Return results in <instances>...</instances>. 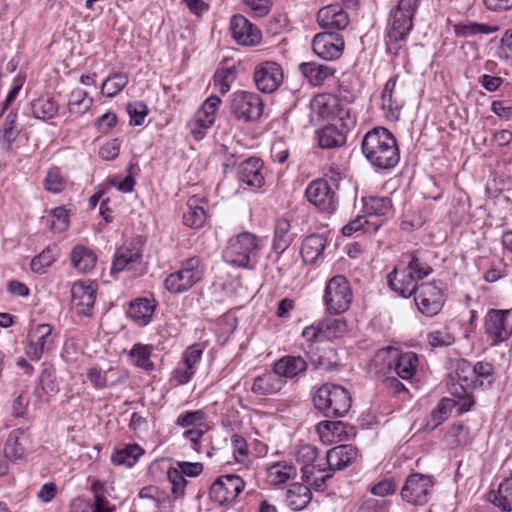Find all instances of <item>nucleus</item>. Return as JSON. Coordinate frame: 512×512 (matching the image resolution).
Masks as SVG:
<instances>
[{
  "label": "nucleus",
  "mask_w": 512,
  "mask_h": 512,
  "mask_svg": "<svg viewBox=\"0 0 512 512\" xmlns=\"http://www.w3.org/2000/svg\"><path fill=\"white\" fill-rule=\"evenodd\" d=\"M253 80L262 93H273L283 82L282 68L273 61L260 63L254 69Z\"/></svg>",
  "instance_id": "4468645a"
},
{
  "label": "nucleus",
  "mask_w": 512,
  "mask_h": 512,
  "mask_svg": "<svg viewBox=\"0 0 512 512\" xmlns=\"http://www.w3.org/2000/svg\"><path fill=\"white\" fill-rule=\"evenodd\" d=\"M236 77V68L232 67H223L216 70L214 74V86L218 89L221 94H226L230 88L231 84L234 82Z\"/></svg>",
  "instance_id": "5fc2aeb1"
},
{
  "label": "nucleus",
  "mask_w": 512,
  "mask_h": 512,
  "mask_svg": "<svg viewBox=\"0 0 512 512\" xmlns=\"http://www.w3.org/2000/svg\"><path fill=\"white\" fill-rule=\"evenodd\" d=\"M290 222L286 218H279L276 221L274 229V250L284 252L292 242L290 234Z\"/></svg>",
  "instance_id": "c03bdc74"
},
{
  "label": "nucleus",
  "mask_w": 512,
  "mask_h": 512,
  "mask_svg": "<svg viewBox=\"0 0 512 512\" xmlns=\"http://www.w3.org/2000/svg\"><path fill=\"white\" fill-rule=\"evenodd\" d=\"M148 107L142 101H135L127 105V112L130 116V123L140 126L148 115Z\"/></svg>",
  "instance_id": "774afa93"
},
{
  "label": "nucleus",
  "mask_w": 512,
  "mask_h": 512,
  "mask_svg": "<svg viewBox=\"0 0 512 512\" xmlns=\"http://www.w3.org/2000/svg\"><path fill=\"white\" fill-rule=\"evenodd\" d=\"M419 0H399L390 13L387 37L391 42L404 40L413 28V18Z\"/></svg>",
  "instance_id": "423d86ee"
},
{
  "label": "nucleus",
  "mask_w": 512,
  "mask_h": 512,
  "mask_svg": "<svg viewBox=\"0 0 512 512\" xmlns=\"http://www.w3.org/2000/svg\"><path fill=\"white\" fill-rule=\"evenodd\" d=\"M332 183L327 178H318L310 182L305 190V196L309 203L317 207L321 212L331 214L335 212L338 204L336 190L338 188L337 179L330 177Z\"/></svg>",
  "instance_id": "6e6552de"
},
{
  "label": "nucleus",
  "mask_w": 512,
  "mask_h": 512,
  "mask_svg": "<svg viewBox=\"0 0 512 512\" xmlns=\"http://www.w3.org/2000/svg\"><path fill=\"white\" fill-rule=\"evenodd\" d=\"M392 200L388 197L363 198V212L370 220L373 217L388 218L392 215Z\"/></svg>",
  "instance_id": "2f4dec72"
},
{
  "label": "nucleus",
  "mask_w": 512,
  "mask_h": 512,
  "mask_svg": "<svg viewBox=\"0 0 512 512\" xmlns=\"http://www.w3.org/2000/svg\"><path fill=\"white\" fill-rule=\"evenodd\" d=\"M509 314V310L491 309L485 316V333L492 340L493 344L501 343L510 337L512 327L507 322Z\"/></svg>",
  "instance_id": "f3484780"
},
{
  "label": "nucleus",
  "mask_w": 512,
  "mask_h": 512,
  "mask_svg": "<svg viewBox=\"0 0 512 512\" xmlns=\"http://www.w3.org/2000/svg\"><path fill=\"white\" fill-rule=\"evenodd\" d=\"M447 440L453 446H466L472 441L469 428L463 424H453L447 432Z\"/></svg>",
  "instance_id": "6e6d98bb"
},
{
  "label": "nucleus",
  "mask_w": 512,
  "mask_h": 512,
  "mask_svg": "<svg viewBox=\"0 0 512 512\" xmlns=\"http://www.w3.org/2000/svg\"><path fill=\"white\" fill-rule=\"evenodd\" d=\"M297 475V470L292 464L277 462L267 469V481L274 486L281 485Z\"/></svg>",
  "instance_id": "ea45409f"
},
{
  "label": "nucleus",
  "mask_w": 512,
  "mask_h": 512,
  "mask_svg": "<svg viewBox=\"0 0 512 512\" xmlns=\"http://www.w3.org/2000/svg\"><path fill=\"white\" fill-rule=\"evenodd\" d=\"M333 119H338L346 129L353 127L356 123V116L350 105L347 102H342L339 98L338 106L334 110Z\"/></svg>",
  "instance_id": "e2e57ef3"
},
{
  "label": "nucleus",
  "mask_w": 512,
  "mask_h": 512,
  "mask_svg": "<svg viewBox=\"0 0 512 512\" xmlns=\"http://www.w3.org/2000/svg\"><path fill=\"white\" fill-rule=\"evenodd\" d=\"M351 403L349 391L333 383L322 384L313 395L314 407L329 418L345 416L351 408Z\"/></svg>",
  "instance_id": "f03ea898"
},
{
  "label": "nucleus",
  "mask_w": 512,
  "mask_h": 512,
  "mask_svg": "<svg viewBox=\"0 0 512 512\" xmlns=\"http://www.w3.org/2000/svg\"><path fill=\"white\" fill-rule=\"evenodd\" d=\"M302 75L313 86L322 85L325 80L335 73V69L329 65L318 64L316 62H306L299 65Z\"/></svg>",
  "instance_id": "7c9ffc66"
},
{
  "label": "nucleus",
  "mask_w": 512,
  "mask_h": 512,
  "mask_svg": "<svg viewBox=\"0 0 512 512\" xmlns=\"http://www.w3.org/2000/svg\"><path fill=\"white\" fill-rule=\"evenodd\" d=\"M361 148L368 162L379 170L394 168L400 159L396 138L384 127L368 131L362 139Z\"/></svg>",
  "instance_id": "f257e3e1"
},
{
  "label": "nucleus",
  "mask_w": 512,
  "mask_h": 512,
  "mask_svg": "<svg viewBox=\"0 0 512 512\" xmlns=\"http://www.w3.org/2000/svg\"><path fill=\"white\" fill-rule=\"evenodd\" d=\"M156 305L154 300L147 298H137L130 303L128 316L139 326H146L150 323Z\"/></svg>",
  "instance_id": "c85d7f7f"
},
{
  "label": "nucleus",
  "mask_w": 512,
  "mask_h": 512,
  "mask_svg": "<svg viewBox=\"0 0 512 512\" xmlns=\"http://www.w3.org/2000/svg\"><path fill=\"white\" fill-rule=\"evenodd\" d=\"M418 310L427 317L437 315L445 303V294L441 282H424L418 286L414 295Z\"/></svg>",
  "instance_id": "9b49d317"
},
{
  "label": "nucleus",
  "mask_w": 512,
  "mask_h": 512,
  "mask_svg": "<svg viewBox=\"0 0 512 512\" xmlns=\"http://www.w3.org/2000/svg\"><path fill=\"white\" fill-rule=\"evenodd\" d=\"M95 303V289L84 282L74 283L71 288V308L77 315H90Z\"/></svg>",
  "instance_id": "aec40b11"
},
{
  "label": "nucleus",
  "mask_w": 512,
  "mask_h": 512,
  "mask_svg": "<svg viewBox=\"0 0 512 512\" xmlns=\"http://www.w3.org/2000/svg\"><path fill=\"white\" fill-rule=\"evenodd\" d=\"M57 256L55 246L46 247L39 255L31 260V270L38 274L44 273L46 268L50 267L56 261Z\"/></svg>",
  "instance_id": "603ef678"
},
{
  "label": "nucleus",
  "mask_w": 512,
  "mask_h": 512,
  "mask_svg": "<svg viewBox=\"0 0 512 512\" xmlns=\"http://www.w3.org/2000/svg\"><path fill=\"white\" fill-rule=\"evenodd\" d=\"M144 453L143 449L137 444H129L125 448L117 450L111 456V461L115 465L134 466Z\"/></svg>",
  "instance_id": "79ce46f5"
},
{
  "label": "nucleus",
  "mask_w": 512,
  "mask_h": 512,
  "mask_svg": "<svg viewBox=\"0 0 512 512\" xmlns=\"http://www.w3.org/2000/svg\"><path fill=\"white\" fill-rule=\"evenodd\" d=\"M296 460L298 463L303 464L301 468L303 481H310L311 476L314 475L316 469L318 472H322V465L324 463L321 462H325L324 459L318 458L317 448L309 444L299 447L296 452Z\"/></svg>",
  "instance_id": "4be33fe9"
},
{
  "label": "nucleus",
  "mask_w": 512,
  "mask_h": 512,
  "mask_svg": "<svg viewBox=\"0 0 512 512\" xmlns=\"http://www.w3.org/2000/svg\"><path fill=\"white\" fill-rule=\"evenodd\" d=\"M380 363L387 368V374H393L403 380L411 379L418 365V356L414 352L399 354L396 350L388 348L379 351L374 359V364Z\"/></svg>",
  "instance_id": "39448f33"
},
{
  "label": "nucleus",
  "mask_w": 512,
  "mask_h": 512,
  "mask_svg": "<svg viewBox=\"0 0 512 512\" xmlns=\"http://www.w3.org/2000/svg\"><path fill=\"white\" fill-rule=\"evenodd\" d=\"M237 174L239 181L250 187L261 188L265 183L263 163L256 157L244 160L240 164Z\"/></svg>",
  "instance_id": "5701e85b"
},
{
  "label": "nucleus",
  "mask_w": 512,
  "mask_h": 512,
  "mask_svg": "<svg viewBox=\"0 0 512 512\" xmlns=\"http://www.w3.org/2000/svg\"><path fill=\"white\" fill-rule=\"evenodd\" d=\"M52 330L49 324H38L29 330L25 353L32 361L40 360L45 352L52 349Z\"/></svg>",
  "instance_id": "ddd939ff"
},
{
  "label": "nucleus",
  "mask_w": 512,
  "mask_h": 512,
  "mask_svg": "<svg viewBox=\"0 0 512 512\" xmlns=\"http://www.w3.org/2000/svg\"><path fill=\"white\" fill-rule=\"evenodd\" d=\"M489 500L503 512L512 511V471L497 490L489 493Z\"/></svg>",
  "instance_id": "f704fd0d"
},
{
  "label": "nucleus",
  "mask_w": 512,
  "mask_h": 512,
  "mask_svg": "<svg viewBox=\"0 0 512 512\" xmlns=\"http://www.w3.org/2000/svg\"><path fill=\"white\" fill-rule=\"evenodd\" d=\"M32 114L35 118L49 120L58 114L59 106L50 97H40L31 102Z\"/></svg>",
  "instance_id": "a19ab883"
},
{
  "label": "nucleus",
  "mask_w": 512,
  "mask_h": 512,
  "mask_svg": "<svg viewBox=\"0 0 512 512\" xmlns=\"http://www.w3.org/2000/svg\"><path fill=\"white\" fill-rule=\"evenodd\" d=\"M233 39L243 46H255L261 42V31L243 15H234L230 21Z\"/></svg>",
  "instance_id": "6ab92c4d"
},
{
  "label": "nucleus",
  "mask_w": 512,
  "mask_h": 512,
  "mask_svg": "<svg viewBox=\"0 0 512 512\" xmlns=\"http://www.w3.org/2000/svg\"><path fill=\"white\" fill-rule=\"evenodd\" d=\"M311 498V490L306 483H293L286 492L287 504L295 511L304 509L310 503Z\"/></svg>",
  "instance_id": "72a5a7b5"
},
{
  "label": "nucleus",
  "mask_w": 512,
  "mask_h": 512,
  "mask_svg": "<svg viewBox=\"0 0 512 512\" xmlns=\"http://www.w3.org/2000/svg\"><path fill=\"white\" fill-rule=\"evenodd\" d=\"M274 371L283 378H295L307 370L308 363L301 356L287 355L278 359L274 364Z\"/></svg>",
  "instance_id": "a878e982"
},
{
  "label": "nucleus",
  "mask_w": 512,
  "mask_h": 512,
  "mask_svg": "<svg viewBox=\"0 0 512 512\" xmlns=\"http://www.w3.org/2000/svg\"><path fill=\"white\" fill-rule=\"evenodd\" d=\"M318 144L323 149H334L346 143L347 136L343 129L335 125H326L317 131Z\"/></svg>",
  "instance_id": "473e14b6"
},
{
  "label": "nucleus",
  "mask_w": 512,
  "mask_h": 512,
  "mask_svg": "<svg viewBox=\"0 0 512 512\" xmlns=\"http://www.w3.org/2000/svg\"><path fill=\"white\" fill-rule=\"evenodd\" d=\"M312 49L317 56L324 60H335L343 53L344 40L337 33H318L312 40Z\"/></svg>",
  "instance_id": "dca6fc26"
},
{
  "label": "nucleus",
  "mask_w": 512,
  "mask_h": 512,
  "mask_svg": "<svg viewBox=\"0 0 512 512\" xmlns=\"http://www.w3.org/2000/svg\"><path fill=\"white\" fill-rule=\"evenodd\" d=\"M244 480L234 474H226L218 477L211 485L209 490L210 499L221 505L233 504L239 494L244 490Z\"/></svg>",
  "instance_id": "f8f14e48"
},
{
  "label": "nucleus",
  "mask_w": 512,
  "mask_h": 512,
  "mask_svg": "<svg viewBox=\"0 0 512 512\" xmlns=\"http://www.w3.org/2000/svg\"><path fill=\"white\" fill-rule=\"evenodd\" d=\"M167 477L171 483V494L174 500L182 499L185 496L188 481L174 468H169Z\"/></svg>",
  "instance_id": "680f3d73"
},
{
  "label": "nucleus",
  "mask_w": 512,
  "mask_h": 512,
  "mask_svg": "<svg viewBox=\"0 0 512 512\" xmlns=\"http://www.w3.org/2000/svg\"><path fill=\"white\" fill-rule=\"evenodd\" d=\"M17 113L14 111H10L3 123L2 128V147L6 150H9L12 143L17 139L19 135V130L16 126Z\"/></svg>",
  "instance_id": "864d4df0"
},
{
  "label": "nucleus",
  "mask_w": 512,
  "mask_h": 512,
  "mask_svg": "<svg viewBox=\"0 0 512 512\" xmlns=\"http://www.w3.org/2000/svg\"><path fill=\"white\" fill-rule=\"evenodd\" d=\"M454 406V401L451 399H442L439 401L437 406L431 412V421L433 422V428L443 423Z\"/></svg>",
  "instance_id": "338daca9"
},
{
  "label": "nucleus",
  "mask_w": 512,
  "mask_h": 512,
  "mask_svg": "<svg viewBox=\"0 0 512 512\" xmlns=\"http://www.w3.org/2000/svg\"><path fill=\"white\" fill-rule=\"evenodd\" d=\"M97 261L94 252L82 245H77L71 252V264L81 273L90 272Z\"/></svg>",
  "instance_id": "4c0bfd02"
},
{
  "label": "nucleus",
  "mask_w": 512,
  "mask_h": 512,
  "mask_svg": "<svg viewBox=\"0 0 512 512\" xmlns=\"http://www.w3.org/2000/svg\"><path fill=\"white\" fill-rule=\"evenodd\" d=\"M434 484V477L431 475L411 473L401 489V497L411 505L423 506L430 500Z\"/></svg>",
  "instance_id": "9d476101"
},
{
  "label": "nucleus",
  "mask_w": 512,
  "mask_h": 512,
  "mask_svg": "<svg viewBox=\"0 0 512 512\" xmlns=\"http://www.w3.org/2000/svg\"><path fill=\"white\" fill-rule=\"evenodd\" d=\"M263 109L262 98L254 92L238 90L231 94L230 113L239 121H257L262 116Z\"/></svg>",
  "instance_id": "1a4fd4ad"
},
{
  "label": "nucleus",
  "mask_w": 512,
  "mask_h": 512,
  "mask_svg": "<svg viewBox=\"0 0 512 512\" xmlns=\"http://www.w3.org/2000/svg\"><path fill=\"white\" fill-rule=\"evenodd\" d=\"M338 106V98L319 95L315 97L310 104L311 121L319 122L321 120L333 119L334 110Z\"/></svg>",
  "instance_id": "c756f323"
},
{
  "label": "nucleus",
  "mask_w": 512,
  "mask_h": 512,
  "mask_svg": "<svg viewBox=\"0 0 512 512\" xmlns=\"http://www.w3.org/2000/svg\"><path fill=\"white\" fill-rule=\"evenodd\" d=\"M382 223L383 220L372 222L365 214L358 215L355 219L343 226L342 234L344 236H351L358 231H363L364 233L376 232Z\"/></svg>",
  "instance_id": "37998d69"
},
{
  "label": "nucleus",
  "mask_w": 512,
  "mask_h": 512,
  "mask_svg": "<svg viewBox=\"0 0 512 512\" xmlns=\"http://www.w3.org/2000/svg\"><path fill=\"white\" fill-rule=\"evenodd\" d=\"M202 200L193 196L187 201V210L183 213V223L192 229L201 228L206 220V212Z\"/></svg>",
  "instance_id": "c9c22d12"
},
{
  "label": "nucleus",
  "mask_w": 512,
  "mask_h": 512,
  "mask_svg": "<svg viewBox=\"0 0 512 512\" xmlns=\"http://www.w3.org/2000/svg\"><path fill=\"white\" fill-rule=\"evenodd\" d=\"M473 367V375L477 379L478 386H490L494 382V367L489 362L479 361Z\"/></svg>",
  "instance_id": "0e129e2a"
},
{
  "label": "nucleus",
  "mask_w": 512,
  "mask_h": 512,
  "mask_svg": "<svg viewBox=\"0 0 512 512\" xmlns=\"http://www.w3.org/2000/svg\"><path fill=\"white\" fill-rule=\"evenodd\" d=\"M406 269H409L412 274H414L417 279H423L430 275L433 271L430 265L423 261L420 252H413L410 254L409 262L404 265Z\"/></svg>",
  "instance_id": "4d7b16f0"
},
{
  "label": "nucleus",
  "mask_w": 512,
  "mask_h": 512,
  "mask_svg": "<svg viewBox=\"0 0 512 512\" xmlns=\"http://www.w3.org/2000/svg\"><path fill=\"white\" fill-rule=\"evenodd\" d=\"M310 363L315 369H323L325 371H334L339 367L337 360H334L336 352L333 348L329 347L324 349L322 355H316L311 350L306 351Z\"/></svg>",
  "instance_id": "49530a36"
},
{
  "label": "nucleus",
  "mask_w": 512,
  "mask_h": 512,
  "mask_svg": "<svg viewBox=\"0 0 512 512\" xmlns=\"http://www.w3.org/2000/svg\"><path fill=\"white\" fill-rule=\"evenodd\" d=\"M44 187L47 191L58 194L66 187V179L61 175L58 167L49 169L44 180Z\"/></svg>",
  "instance_id": "052dcab7"
},
{
  "label": "nucleus",
  "mask_w": 512,
  "mask_h": 512,
  "mask_svg": "<svg viewBox=\"0 0 512 512\" xmlns=\"http://www.w3.org/2000/svg\"><path fill=\"white\" fill-rule=\"evenodd\" d=\"M206 413L203 410H193L181 413L176 419V425L182 428L205 426Z\"/></svg>",
  "instance_id": "13d9d810"
},
{
  "label": "nucleus",
  "mask_w": 512,
  "mask_h": 512,
  "mask_svg": "<svg viewBox=\"0 0 512 512\" xmlns=\"http://www.w3.org/2000/svg\"><path fill=\"white\" fill-rule=\"evenodd\" d=\"M203 276V260L199 256H193L182 261L180 269L166 277L164 286L170 293L181 294L199 283Z\"/></svg>",
  "instance_id": "7ed1b4c3"
},
{
  "label": "nucleus",
  "mask_w": 512,
  "mask_h": 512,
  "mask_svg": "<svg viewBox=\"0 0 512 512\" xmlns=\"http://www.w3.org/2000/svg\"><path fill=\"white\" fill-rule=\"evenodd\" d=\"M40 385L44 393L46 394H56L59 391V386L57 383L55 370L50 365H44V368L40 375Z\"/></svg>",
  "instance_id": "69168bd1"
},
{
  "label": "nucleus",
  "mask_w": 512,
  "mask_h": 512,
  "mask_svg": "<svg viewBox=\"0 0 512 512\" xmlns=\"http://www.w3.org/2000/svg\"><path fill=\"white\" fill-rule=\"evenodd\" d=\"M23 434L24 430L22 429H15L10 432L4 448L5 457L13 461L20 460L24 457L25 449L19 442Z\"/></svg>",
  "instance_id": "8fccbe9b"
},
{
  "label": "nucleus",
  "mask_w": 512,
  "mask_h": 512,
  "mask_svg": "<svg viewBox=\"0 0 512 512\" xmlns=\"http://www.w3.org/2000/svg\"><path fill=\"white\" fill-rule=\"evenodd\" d=\"M499 30L498 26H491L477 22L460 23L455 26L458 36L471 37L477 34H492Z\"/></svg>",
  "instance_id": "3c124183"
},
{
  "label": "nucleus",
  "mask_w": 512,
  "mask_h": 512,
  "mask_svg": "<svg viewBox=\"0 0 512 512\" xmlns=\"http://www.w3.org/2000/svg\"><path fill=\"white\" fill-rule=\"evenodd\" d=\"M417 277L399 263L388 275L387 282L389 287L403 298H409L418 290Z\"/></svg>",
  "instance_id": "a211bd4d"
},
{
  "label": "nucleus",
  "mask_w": 512,
  "mask_h": 512,
  "mask_svg": "<svg viewBox=\"0 0 512 512\" xmlns=\"http://www.w3.org/2000/svg\"><path fill=\"white\" fill-rule=\"evenodd\" d=\"M358 456V449L351 444H343L330 449L324 460L329 471L343 470Z\"/></svg>",
  "instance_id": "412c9836"
},
{
  "label": "nucleus",
  "mask_w": 512,
  "mask_h": 512,
  "mask_svg": "<svg viewBox=\"0 0 512 512\" xmlns=\"http://www.w3.org/2000/svg\"><path fill=\"white\" fill-rule=\"evenodd\" d=\"M396 82L397 77H391L388 79L381 93V107L386 119L390 121H398L402 109V103L393 98Z\"/></svg>",
  "instance_id": "cd10ccee"
},
{
  "label": "nucleus",
  "mask_w": 512,
  "mask_h": 512,
  "mask_svg": "<svg viewBox=\"0 0 512 512\" xmlns=\"http://www.w3.org/2000/svg\"><path fill=\"white\" fill-rule=\"evenodd\" d=\"M284 384L285 381L273 369L257 376L253 381L251 391L261 396L272 395L278 393Z\"/></svg>",
  "instance_id": "bb28decb"
},
{
  "label": "nucleus",
  "mask_w": 512,
  "mask_h": 512,
  "mask_svg": "<svg viewBox=\"0 0 512 512\" xmlns=\"http://www.w3.org/2000/svg\"><path fill=\"white\" fill-rule=\"evenodd\" d=\"M317 21L322 28L331 30H343L349 24L348 14L338 4L321 8Z\"/></svg>",
  "instance_id": "b1692460"
},
{
  "label": "nucleus",
  "mask_w": 512,
  "mask_h": 512,
  "mask_svg": "<svg viewBox=\"0 0 512 512\" xmlns=\"http://www.w3.org/2000/svg\"><path fill=\"white\" fill-rule=\"evenodd\" d=\"M319 324L324 340L341 337L347 330V323L344 318H325L319 321Z\"/></svg>",
  "instance_id": "de8ad7c7"
},
{
  "label": "nucleus",
  "mask_w": 512,
  "mask_h": 512,
  "mask_svg": "<svg viewBox=\"0 0 512 512\" xmlns=\"http://www.w3.org/2000/svg\"><path fill=\"white\" fill-rule=\"evenodd\" d=\"M151 354L152 346L137 343L130 350L129 357L135 366L142 368L145 371H152L155 366L150 360Z\"/></svg>",
  "instance_id": "a18cd8bd"
},
{
  "label": "nucleus",
  "mask_w": 512,
  "mask_h": 512,
  "mask_svg": "<svg viewBox=\"0 0 512 512\" xmlns=\"http://www.w3.org/2000/svg\"><path fill=\"white\" fill-rule=\"evenodd\" d=\"M142 259V252L136 246H123L116 250L112 261L111 272L132 270L138 266Z\"/></svg>",
  "instance_id": "393cba45"
},
{
  "label": "nucleus",
  "mask_w": 512,
  "mask_h": 512,
  "mask_svg": "<svg viewBox=\"0 0 512 512\" xmlns=\"http://www.w3.org/2000/svg\"><path fill=\"white\" fill-rule=\"evenodd\" d=\"M221 104V99L212 95L207 98L201 108L195 114L189 126L191 133L196 140H201L205 136V131L210 128L216 119V112Z\"/></svg>",
  "instance_id": "2eb2a0df"
},
{
  "label": "nucleus",
  "mask_w": 512,
  "mask_h": 512,
  "mask_svg": "<svg viewBox=\"0 0 512 512\" xmlns=\"http://www.w3.org/2000/svg\"><path fill=\"white\" fill-rule=\"evenodd\" d=\"M93 104V99L88 97V93L80 88H76L71 91L67 108L70 115L77 117L82 116L88 112Z\"/></svg>",
  "instance_id": "58836bf2"
},
{
  "label": "nucleus",
  "mask_w": 512,
  "mask_h": 512,
  "mask_svg": "<svg viewBox=\"0 0 512 512\" xmlns=\"http://www.w3.org/2000/svg\"><path fill=\"white\" fill-rule=\"evenodd\" d=\"M258 248V238L250 232H243L229 239L223 251V258L229 265L249 268L251 257L256 254Z\"/></svg>",
  "instance_id": "20e7f679"
},
{
  "label": "nucleus",
  "mask_w": 512,
  "mask_h": 512,
  "mask_svg": "<svg viewBox=\"0 0 512 512\" xmlns=\"http://www.w3.org/2000/svg\"><path fill=\"white\" fill-rule=\"evenodd\" d=\"M46 225L55 232H62L68 228V212L64 207H56L50 211Z\"/></svg>",
  "instance_id": "bf43d9fd"
},
{
  "label": "nucleus",
  "mask_w": 512,
  "mask_h": 512,
  "mask_svg": "<svg viewBox=\"0 0 512 512\" xmlns=\"http://www.w3.org/2000/svg\"><path fill=\"white\" fill-rule=\"evenodd\" d=\"M326 240L323 236L312 234L307 236L301 245V255L306 263L315 262L325 249Z\"/></svg>",
  "instance_id": "e433bc0d"
},
{
  "label": "nucleus",
  "mask_w": 512,
  "mask_h": 512,
  "mask_svg": "<svg viewBox=\"0 0 512 512\" xmlns=\"http://www.w3.org/2000/svg\"><path fill=\"white\" fill-rule=\"evenodd\" d=\"M352 298V289L348 279L345 276L336 275L329 279L325 286L323 296L324 304L329 313H344L349 309Z\"/></svg>",
  "instance_id": "0eeeda50"
},
{
  "label": "nucleus",
  "mask_w": 512,
  "mask_h": 512,
  "mask_svg": "<svg viewBox=\"0 0 512 512\" xmlns=\"http://www.w3.org/2000/svg\"><path fill=\"white\" fill-rule=\"evenodd\" d=\"M128 75L126 73H113L108 76L101 86V93L108 98L116 96L128 84Z\"/></svg>",
  "instance_id": "09e8293b"
}]
</instances>
